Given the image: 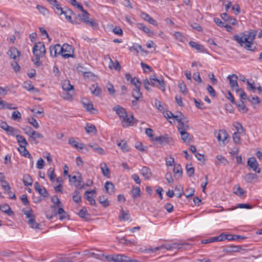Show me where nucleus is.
Returning <instances> with one entry per match:
<instances>
[{
	"instance_id": "nucleus-1",
	"label": "nucleus",
	"mask_w": 262,
	"mask_h": 262,
	"mask_svg": "<svg viewBox=\"0 0 262 262\" xmlns=\"http://www.w3.org/2000/svg\"><path fill=\"white\" fill-rule=\"evenodd\" d=\"M257 31L250 30L247 34L244 32L241 33L239 35L235 34L233 36V39L236 41L241 46L244 47L249 51H253L254 49H252V45L257 34Z\"/></svg>"
},
{
	"instance_id": "nucleus-2",
	"label": "nucleus",
	"mask_w": 262,
	"mask_h": 262,
	"mask_svg": "<svg viewBox=\"0 0 262 262\" xmlns=\"http://www.w3.org/2000/svg\"><path fill=\"white\" fill-rule=\"evenodd\" d=\"M62 88L64 92L62 93L64 99H71L74 94V87L70 84L69 80H64L62 83Z\"/></svg>"
},
{
	"instance_id": "nucleus-3",
	"label": "nucleus",
	"mask_w": 262,
	"mask_h": 262,
	"mask_svg": "<svg viewBox=\"0 0 262 262\" xmlns=\"http://www.w3.org/2000/svg\"><path fill=\"white\" fill-rule=\"evenodd\" d=\"M33 53L36 59H39L46 53V49L42 42H38L35 44L33 48Z\"/></svg>"
},
{
	"instance_id": "nucleus-4",
	"label": "nucleus",
	"mask_w": 262,
	"mask_h": 262,
	"mask_svg": "<svg viewBox=\"0 0 262 262\" xmlns=\"http://www.w3.org/2000/svg\"><path fill=\"white\" fill-rule=\"evenodd\" d=\"M61 55L64 58L72 57L74 55V48L71 45L64 44L61 47Z\"/></svg>"
},
{
	"instance_id": "nucleus-5",
	"label": "nucleus",
	"mask_w": 262,
	"mask_h": 262,
	"mask_svg": "<svg viewBox=\"0 0 262 262\" xmlns=\"http://www.w3.org/2000/svg\"><path fill=\"white\" fill-rule=\"evenodd\" d=\"M82 14L78 15L81 18L82 21L93 28H97L98 26V24L89 18V13L86 11H85Z\"/></svg>"
},
{
	"instance_id": "nucleus-6",
	"label": "nucleus",
	"mask_w": 262,
	"mask_h": 262,
	"mask_svg": "<svg viewBox=\"0 0 262 262\" xmlns=\"http://www.w3.org/2000/svg\"><path fill=\"white\" fill-rule=\"evenodd\" d=\"M150 85L154 86L159 87L160 90L164 92L165 84L163 80H159L156 77L155 75L149 77Z\"/></svg>"
},
{
	"instance_id": "nucleus-7",
	"label": "nucleus",
	"mask_w": 262,
	"mask_h": 262,
	"mask_svg": "<svg viewBox=\"0 0 262 262\" xmlns=\"http://www.w3.org/2000/svg\"><path fill=\"white\" fill-rule=\"evenodd\" d=\"M164 247L163 248H165L167 250H170L173 249H186L187 247L189 245L185 243V242H181V243H173L170 245H163Z\"/></svg>"
},
{
	"instance_id": "nucleus-8",
	"label": "nucleus",
	"mask_w": 262,
	"mask_h": 262,
	"mask_svg": "<svg viewBox=\"0 0 262 262\" xmlns=\"http://www.w3.org/2000/svg\"><path fill=\"white\" fill-rule=\"evenodd\" d=\"M248 165L255 172L259 173L260 168L258 167L259 164L254 157L249 158L247 161Z\"/></svg>"
},
{
	"instance_id": "nucleus-9",
	"label": "nucleus",
	"mask_w": 262,
	"mask_h": 262,
	"mask_svg": "<svg viewBox=\"0 0 262 262\" xmlns=\"http://www.w3.org/2000/svg\"><path fill=\"white\" fill-rule=\"evenodd\" d=\"M227 79L229 81L230 85L232 90L236 91L239 89L237 81L238 77L236 75L232 74L231 75H229L227 77Z\"/></svg>"
},
{
	"instance_id": "nucleus-10",
	"label": "nucleus",
	"mask_w": 262,
	"mask_h": 262,
	"mask_svg": "<svg viewBox=\"0 0 262 262\" xmlns=\"http://www.w3.org/2000/svg\"><path fill=\"white\" fill-rule=\"evenodd\" d=\"M121 124L123 127H126L134 125L133 120L134 119L133 115L128 116L127 114L125 117H122L121 119Z\"/></svg>"
},
{
	"instance_id": "nucleus-11",
	"label": "nucleus",
	"mask_w": 262,
	"mask_h": 262,
	"mask_svg": "<svg viewBox=\"0 0 262 262\" xmlns=\"http://www.w3.org/2000/svg\"><path fill=\"white\" fill-rule=\"evenodd\" d=\"M34 189L43 197H48L49 195L46 189L44 187L40 186L37 182L34 184Z\"/></svg>"
},
{
	"instance_id": "nucleus-12",
	"label": "nucleus",
	"mask_w": 262,
	"mask_h": 262,
	"mask_svg": "<svg viewBox=\"0 0 262 262\" xmlns=\"http://www.w3.org/2000/svg\"><path fill=\"white\" fill-rule=\"evenodd\" d=\"M61 51H62L61 46L59 44L51 46L50 48V55L53 57H55L58 54H61Z\"/></svg>"
},
{
	"instance_id": "nucleus-13",
	"label": "nucleus",
	"mask_w": 262,
	"mask_h": 262,
	"mask_svg": "<svg viewBox=\"0 0 262 262\" xmlns=\"http://www.w3.org/2000/svg\"><path fill=\"white\" fill-rule=\"evenodd\" d=\"M82 104L83 106L86 110V111L90 112L92 114H97L98 111L94 107L93 104L91 101H82Z\"/></svg>"
},
{
	"instance_id": "nucleus-14",
	"label": "nucleus",
	"mask_w": 262,
	"mask_h": 262,
	"mask_svg": "<svg viewBox=\"0 0 262 262\" xmlns=\"http://www.w3.org/2000/svg\"><path fill=\"white\" fill-rule=\"evenodd\" d=\"M221 16L224 21L230 25L235 26L237 24V21L234 17L229 16L226 13L221 14Z\"/></svg>"
},
{
	"instance_id": "nucleus-15",
	"label": "nucleus",
	"mask_w": 262,
	"mask_h": 262,
	"mask_svg": "<svg viewBox=\"0 0 262 262\" xmlns=\"http://www.w3.org/2000/svg\"><path fill=\"white\" fill-rule=\"evenodd\" d=\"M113 110L115 111L116 114L118 115L120 119H121L122 117H125L127 113L125 110L120 105L115 106Z\"/></svg>"
},
{
	"instance_id": "nucleus-16",
	"label": "nucleus",
	"mask_w": 262,
	"mask_h": 262,
	"mask_svg": "<svg viewBox=\"0 0 262 262\" xmlns=\"http://www.w3.org/2000/svg\"><path fill=\"white\" fill-rule=\"evenodd\" d=\"M154 140L158 142L159 143L162 144L163 143H169L171 141H172V138L169 137L167 135H165L164 136H161L159 137H156Z\"/></svg>"
},
{
	"instance_id": "nucleus-17",
	"label": "nucleus",
	"mask_w": 262,
	"mask_h": 262,
	"mask_svg": "<svg viewBox=\"0 0 262 262\" xmlns=\"http://www.w3.org/2000/svg\"><path fill=\"white\" fill-rule=\"evenodd\" d=\"M228 137V135L225 130H220L217 136L218 141H222L223 144H225V141Z\"/></svg>"
},
{
	"instance_id": "nucleus-18",
	"label": "nucleus",
	"mask_w": 262,
	"mask_h": 262,
	"mask_svg": "<svg viewBox=\"0 0 262 262\" xmlns=\"http://www.w3.org/2000/svg\"><path fill=\"white\" fill-rule=\"evenodd\" d=\"M189 45L191 47H192V48H194L198 52L205 53L206 51L203 45L199 44L196 42L190 41L189 42Z\"/></svg>"
},
{
	"instance_id": "nucleus-19",
	"label": "nucleus",
	"mask_w": 262,
	"mask_h": 262,
	"mask_svg": "<svg viewBox=\"0 0 262 262\" xmlns=\"http://www.w3.org/2000/svg\"><path fill=\"white\" fill-rule=\"evenodd\" d=\"M68 143L77 149H82L84 147L83 144L76 141L73 137H71L69 139Z\"/></svg>"
},
{
	"instance_id": "nucleus-20",
	"label": "nucleus",
	"mask_w": 262,
	"mask_h": 262,
	"mask_svg": "<svg viewBox=\"0 0 262 262\" xmlns=\"http://www.w3.org/2000/svg\"><path fill=\"white\" fill-rule=\"evenodd\" d=\"M141 17L144 19L145 20L148 21L150 24L157 26L158 23L152 17H151L148 14L146 13L143 12L141 14Z\"/></svg>"
},
{
	"instance_id": "nucleus-21",
	"label": "nucleus",
	"mask_w": 262,
	"mask_h": 262,
	"mask_svg": "<svg viewBox=\"0 0 262 262\" xmlns=\"http://www.w3.org/2000/svg\"><path fill=\"white\" fill-rule=\"evenodd\" d=\"M0 210L9 216H12L14 214L13 211L8 204H5L0 205Z\"/></svg>"
},
{
	"instance_id": "nucleus-22",
	"label": "nucleus",
	"mask_w": 262,
	"mask_h": 262,
	"mask_svg": "<svg viewBox=\"0 0 262 262\" xmlns=\"http://www.w3.org/2000/svg\"><path fill=\"white\" fill-rule=\"evenodd\" d=\"M132 197L135 200L141 196L140 189L138 186H133L130 190Z\"/></svg>"
},
{
	"instance_id": "nucleus-23",
	"label": "nucleus",
	"mask_w": 262,
	"mask_h": 262,
	"mask_svg": "<svg viewBox=\"0 0 262 262\" xmlns=\"http://www.w3.org/2000/svg\"><path fill=\"white\" fill-rule=\"evenodd\" d=\"M137 26L139 29L142 30L149 36H152L154 35V32L144 24L139 23L138 24Z\"/></svg>"
},
{
	"instance_id": "nucleus-24",
	"label": "nucleus",
	"mask_w": 262,
	"mask_h": 262,
	"mask_svg": "<svg viewBox=\"0 0 262 262\" xmlns=\"http://www.w3.org/2000/svg\"><path fill=\"white\" fill-rule=\"evenodd\" d=\"M8 54L12 59H15L17 56H19L20 53L15 47H11L8 52Z\"/></svg>"
},
{
	"instance_id": "nucleus-25",
	"label": "nucleus",
	"mask_w": 262,
	"mask_h": 262,
	"mask_svg": "<svg viewBox=\"0 0 262 262\" xmlns=\"http://www.w3.org/2000/svg\"><path fill=\"white\" fill-rule=\"evenodd\" d=\"M173 171L176 177L178 178H181L182 177L183 173L182 168L180 164L174 165Z\"/></svg>"
},
{
	"instance_id": "nucleus-26",
	"label": "nucleus",
	"mask_w": 262,
	"mask_h": 262,
	"mask_svg": "<svg viewBox=\"0 0 262 262\" xmlns=\"http://www.w3.org/2000/svg\"><path fill=\"white\" fill-rule=\"evenodd\" d=\"M179 133L181 135V139L184 142L189 143L191 142V137L187 131H181L179 132Z\"/></svg>"
},
{
	"instance_id": "nucleus-27",
	"label": "nucleus",
	"mask_w": 262,
	"mask_h": 262,
	"mask_svg": "<svg viewBox=\"0 0 262 262\" xmlns=\"http://www.w3.org/2000/svg\"><path fill=\"white\" fill-rule=\"evenodd\" d=\"M141 174L147 180L150 179L151 176V172L150 169L146 166L142 167L141 169Z\"/></svg>"
},
{
	"instance_id": "nucleus-28",
	"label": "nucleus",
	"mask_w": 262,
	"mask_h": 262,
	"mask_svg": "<svg viewBox=\"0 0 262 262\" xmlns=\"http://www.w3.org/2000/svg\"><path fill=\"white\" fill-rule=\"evenodd\" d=\"M121 215L119 216L120 221H128L130 219V215L128 211H125L123 208L120 211Z\"/></svg>"
},
{
	"instance_id": "nucleus-29",
	"label": "nucleus",
	"mask_w": 262,
	"mask_h": 262,
	"mask_svg": "<svg viewBox=\"0 0 262 262\" xmlns=\"http://www.w3.org/2000/svg\"><path fill=\"white\" fill-rule=\"evenodd\" d=\"M142 93L140 92V86L135 88L132 92V96L135 98L136 100H139L142 97Z\"/></svg>"
},
{
	"instance_id": "nucleus-30",
	"label": "nucleus",
	"mask_w": 262,
	"mask_h": 262,
	"mask_svg": "<svg viewBox=\"0 0 262 262\" xmlns=\"http://www.w3.org/2000/svg\"><path fill=\"white\" fill-rule=\"evenodd\" d=\"M28 223L30 225V227L35 229H40V225L37 223L35 220V217L32 219H30L28 221Z\"/></svg>"
},
{
	"instance_id": "nucleus-31",
	"label": "nucleus",
	"mask_w": 262,
	"mask_h": 262,
	"mask_svg": "<svg viewBox=\"0 0 262 262\" xmlns=\"http://www.w3.org/2000/svg\"><path fill=\"white\" fill-rule=\"evenodd\" d=\"M26 146H21V147H19V148H18L19 151L20 153L24 156L25 157H28V158L32 159V157L31 155V154L29 153V152L27 150L26 148Z\"/></svg>"
},
{
	"instance_id": "nucleus-32",
	"label": "nucleus",
	"mask_w": 262,
	"mask_h": 262,
	"mask_svg": "<svg viewBox=\"0 0 262 262\" xmlns=\"http://www.w3.org/2000/svg\"><path fill=\"white\" fill-rule=\"evenodd\" d=\"M72 199L74 202L78 203L81 201V196L80 192L78 190H75L72 193Z\"/></svg>"
},
{
	"instance_id": "nucleus-33",
	"label": "nucleus",
	"mask_w": 262,
	"mask_h": 262,
	"mask_svg": "<svg viewBox=\"0 0 262 262\" xmlns=\"http://www.w3.org/2000/svg\"><path fill=\"white\" fill-rule=\"evenodd\" d=\"M104 187L107 193L112 194L114 192V185L113 183L107 181L105 183Z\"/></svg>"
},
{
	"instance_id": "nucleus-34",
	"label": "nucleus",
	"mask_w": 262,
	"mask_h": 262,
	"mask_svg": "<svg viewBox=\"0 0 262 262\" xmlns=\"http://www.w3.org/2000/svg\"><path fill=\"white\" fill-rule=\"evenodd\" d=\"M257 176L253 173H248L245 176L244 179L247 183H251L253 180L257 179Z\"/></svg>"
},
{
	"instance_id": "nucleus-35",
	"label": "nucleus",
	"mask_w": 262,
	"mask_h": 262,
	"mask_svg": "<svg viewBox=\"0 0 262 262\" xmlns=\"http://www.w3.org/2000/svg\"><path fill=\"white\" fill-rule=\"evenodd\" d=\"M101 169L103 175L107 178H110V169H108V167L107 166L105 163L101 164Z\"/></svg>"
},
{
	"instance_id": "nucleus-36",
	"label": "nucleus",
	"mask_w": 262,
	"mask_h": 262,
	"mask_svg": "<svg viewBox=\"0 0 262 262\" xmlns=\"http://www.w3.org/2000/svg\"><path fill=\"white\" fill-rule=\"evenodd\" d=\"M25 186H31L33 183V180L29 174H25L23 180Z\"/></svg>"
},
{
	"instance_id": "nucleus-37",
	"label": "nucleus",
	"mask_w": 262,
	"mask_h": 262,
	"mask_svg": "<svg viewBox=\"0 0 262 262\" xmlns=\"http://www.w3.org/2000/svg\"><path fill=\"white\" fill-rule=\"evenodd\" d=\"M189 128V126L187 123H184L182 121L178 123V129L179 132L181 131H187Z\"/></svg>"
},
{
	"instance_id": "nucleus-38",
	"label": "nucleus",
	"mask_w": 262,
	"mask_h": 262,
	"mask_svg": "<svg viewBox=\"0 0 262 262\" xmlns=\"http://www.w3.org/2000/svg\"><path fill=\"white\" fill-rule=\"evenodd\" d=\"M16 138L17 142L19 144V147H21V146H27L28 145V143L24 136L17 135Z\"/></svg>"
},
{
	"instance_id": "nucleus-39",
	"label": "nucleus",
	"mask_w": 262,
	"mask_h": 262,
	"mask_svg": "<svg viewBox=\"0 0 262 262\" xmlns=\"http://www.w3.org/2000/svg\"><path fill=\"white\" fill-rule=\"evenodd\" d=\"M127 256L123 254L115 255L114 262H127Z\"/></svg>"
},
{
	"instance_id": "nucleus-40",
	"label": "nucleus",
	"mask_w": 262,
	"mask_h": 262,
	"mask_svg": "<svg viewBox=\"0 0 262 262\" xmlns=\"http://www.w3.org/2000/svg\"><path fill=\"white\" fill-rule=\"evenodd\" d=\"M110 62L109 63L108 67L110 69H115L116 70H120L121 69V66L119 62L116 60L115 62L112 61L111 58L109 57Z\"/></svg>"
},
{
	"instance_id": "nucleus-41",
	"label": "nucleus",
	"mask_w": 262,
	"mask_h": 262,
	"mask_svg": "<svg viewBox=\"0 0 262 262\" xmlns=\"http://www.w3.org/2000/svg\"><path fill=\"white\" fill-rule=\"evenodd\" d=\"M85 129L88 134L93 133L95 134L97 133L96 127L93 124L89 125L88 124L85 127Z\"/></svg>"
},
{
	"instance_id": "nucleus-42",
	"label": "nucleus",
	"mask_w": 262,
	"mask_h": 262,
	"mask_svg": "<svg viewBox=\"0 0 262 262\" xmlns=\"http://www.w3.org/2000/svg\"><path fill=\"white\" fill-rule=\"evenodd\" d=\"M98 200L99 203L102 204L103 207H105L109 205V201L107 198L104 195L100 196Z\"/></svg>"
},
{
	"instance_id": "nucleus-43",
	"label": "nucleus",
	"mask_w": 262,
	"mask_h": 262,
	"mask_svg": "<svg viewBox=\"0 0 262 262\" xmlns=\"http://www.w3.org/2000/svg\"><path fill=\"white\" fill-rule=\"evenodd\" d=\"M91 90L93 94L97 96L100 95L101 92V89L97 85H95L94 84L91 86Z\"/></svg>"
},
{
	"instance_id": "nucleus-44",
	"label": "nucleus",
	"mask_w": 262,
	"mask_h": 262,
	"mask_svg": "<svg viewBox=\"0 0 262 262\" xmlns=\"http://www.w3.org/2000/svg\"><path fill=\"white\" fill-rule=\"evenodd\" d=\"M117 145L120 147L123 152L128 151L129 150V147L126 142L124 140H122L120 142H119Z\"/></svg>"
},
{
	"instance_id": "nucleus-45",
	"label": "nucleus",
	"mask_w": 262,
	"mask_h": 262,
	"mask_svg": "<svg viewBox=\"0 0 262 262\" xmlns=\"http://www.w3.org/2000/svg\"><path fill=\"white\" fill-rule=\"evenodd\" d=\"M5 131L8 134L11 136H14L18 132V130L17 129L9 125L7 127V129H6Z\"/></svg>"
},
{
	"instance_id": "nucleus-46",
	"label": "nucleus",
	"mask_w": 262,
	"mask_h": 262,
	"mask_svg": "<svg viewBox=\"0 0 262 262\" xmlns=\"http://www.w3.org/2000/svg\"><path fill=\"white\" fill-rule=\"evenodd\" d=\"M186 170L187 174L189 177H191L193 176L194 173V169L193 167L191 166V164H187L186 165Z\"/></svg>"
},
{
	"instance_id": "nucleus-47",
	"label": "nucleus",
	"mask_w": 262,
	"mask_h": 262,
	"mask_svg": "<svg viewBox=\"0 0 262 262\" xmlns=\"http://www.w3.org/2000/svg\"><path fill=\"white\" fill-rule=\"evenodd\" d=\"M89 193V192L88 191L85 192L84 195L85 199L89 202L91 205H95L96 204L95 200L93 198L92 195H90Z\"/></svg>"
},
{
	"instance_id": "nucleus-48",
	"label": "nucleus",
	"mask_w": 262,
	"mask_h": 262,
	"mask_svg": "<svg viewBox=\"0 0 262 262\" xmlns=\"http://www.w3.org/2000/svg\"><path fill=\"white\" fill-rule=\"evenodd\" d=\"M77 182L76 184H75V186L77 188H78L79 189H84L85 188V185L84 184H81L82 182V178L81 175L80 174L76 179Z\"/></svg>"
},
{
	"instance_id": "nucleus-49",
	"label": "nucleus",
	"mask_w": 262,
	"mask_h": 262,
	"mask_svg": "<svg viewBox=\"0 0 262 262\" xmlns=\"http://www.w3.org/2000/svg\"><path fill=\"white\" fill-rule=\"evenodd\" d=\"M194 189L193 188H188L185 189L183 194L187 198H189L194 195Z\"/></svg>"
},
{
	"instance_id": "nucleus-50",
	"label": "nucleus",
	"mask_w": 262,
	"mask_h": 262,
	"mask_svg": "<svg viewBox=\"0 0 262 262\" xmlns=\"http://www.w3.org/2000/svg\"><path fill=\"white\" fill-rule=\"evenodd\" d=\"M238 107L239 111L243 113H246L248 110V108L246 106L244 101L242 100H241L239 102Z\"/></svg>"
},
{
	"instance_id": "nucleus-51",
	"label": "nucleus",
	"mask_w": 262,
	"mask_h": 262,
	"mask_svg": "<svg viewBox=\"0 0 262 262\" xmlns=\"http://www.w3.org/2000/svg\"><path fill=\"white\" fill-rule=\"evenodd\" d=\"M248 101H250L252 105H255L260 103V100L258 96H250L248 98Z\"/></svg>"
},
{
	"instance_id": "nucleus-52",
	"label": "nucleus",
	"mask_w": 262,
	"mask_h": 262,
	"mask_svg": "<svg viewBox=\"0 0 262 262\" xmlns=\"http://www.w3.org/2000/svg\"><path fill=\"white\" fill-rule=\"evenodd\" d=\"M43 136L40 133L36 132L35 130H33L32 132L31 136L30 137V140H35L36 138H42Z\"/></svg>"
},
{
	"instance_id": "nucleus-53",
	"label": "nucleus",
	"mask_w": 262,
	"mask_h": 262,
	"mask_svg": "<svg viewBox=\"0 0 262 262\" xmlns=\"http://www.w3.org/2000/svg\"><path fill=\"white\" fill-rule=\"evenodd\" d=\"M237 208L251 209L252 208V206L248 204H237L236 207H235L234 208L228 209V210H232Z\"/></svg>"
},
{
	"instance_id": "nucleus-54",
	"label": "nucleus",
	"mask_w": 262,
	"mask_h": 262,
	"mask_svg": "<svg viewBox=\"0 0 262 262\" xmlns=\"http://www.w3.org/2000/svg\"><path fill=\"white\" fill-rule=\"evenodd\" d=\"M78 214L80 217L83 219H88L89 216V214L88 213L85 208H83L82 209H81L79 211Z\"/></svg>"
},
{
	"instance_id": "nucleus-55",
	"label": "nucleus",
	"mask_w": 262,
	"mask_h": 262,
	"mask_svg": "<svg viewBox=\"0 0 262 262\" xmlns=\"http://www.w3.org/2000/svg\"><path fill=\"white\" fill-rule=\"evenodd\" d=\"M244 190L239 186H237L234 187V193L241 196L244 193Z\"/></svg>"
},
{
	"instance_id": "nucleus-56",
	"label": "nucleus",
	"mask_w": 262,
	"mask_h": 262,
	"mask_svg": "<svg viewBox=\"0 0 262 262\" xmlns=\"http://www.w3.org/2000/svg\"><path fill=\"white\" fill-rule=\"evenodd\" d=\"M54 7H55L56 10H57L56 13L58 14V15H60L61 14H66V11H64L63 9H62L61 7L60 6V5L58 4V2L53 5Z\"/></svg>"
},
{
	"instance_id": "nucleus-57",
	"label": "nucleus",
	"mask_w": 262,
	"mask_h": 262,
	"mask_svg": "<svg viewBox=\"0 0 262 262\" xmlns=\"http://www.w3.org/2000/svg\"><path fill=\"white\" fill-rule=\"evenodd\" d=\"M23 212L25 215H26V218L28 219V220L35 217L32 209H29L28 210H25V209H23Z\"/></svg>"
},
{
	"instance_id": "nucleus-58",
	"label": "nucleus",
	"mask_w": 262,
	"mask_h": 262,
	"mask_svg": "<svg viewBox=\"0 0 262 262\" xmlns=\"http://www.w3.org/2000/svg\"><path fill=\"white\" fill-rule=\"evenodd\" d=\"M193 100L195 102L196 107L198 108L204 110L206 108V107L205 106L204 104L201 101V100H198L195 98H193Z\"/></svg>"
},
{
	"instance_id": "nucleus-59",
	"label": "nucleus",
	"mask_w": 262,
	"mask_h": 262,
	"mask_svg": "<svg viewBox=\"0 0 262 262\" xmlns=\"http://www.w3.org/2000/svg\"><path fill=\"white\" fill-rule=\"evenodd\" d=\"M236 129L237 130V132L234 133L233 135V140L235 143L238 144L240 142L241 138L238 135L239 130L237 126L236 127Z\"/></svg>"
},
{
	"instance_id": "nucleus-60",
	"label": "nucleus",
	"mask_w": 262,
	"mask_h": 262,
	"mask_svg": "<svg viewBox=\"0 0 262 262\" xmlns=\"http://www.w3.org/2000/svg\"><path fill=\"white\" fill-rule=\"evenodd\" d=\"M179 88L180 90V91L182 93L185 94L187 92V89L186 88V85L183 81H182L179 83Z\"/></svg>"
},
{
	"instance_id": "nucleus-61",
	"label": "nucleus",
	"mask_w": 262,
	"mask_h": 262,
	"mask_svg": "<svg viewBox=\"0 0 262 262\" xmlns=\"http://www.w3.org/2000/svg\"><path fill=\"white\" fill-rule=\"evenodd\" d=\"M241 249V248L239 246H232L229 247L227 250V252H238L239 251V250Z\"/></svg>"
},
{
	"instance_id": "nucleus-62",
	"label": "nucleus",
	"mask_w": 262,
	"mask_h": 262,
	"mask_svg": "<svg viewBox=\"0 0 262 262\" xmlns=\"http://www.w3.org/2000/svg\"><path fill=\"white\" fill-rule=\"evenodd\" d=\"M29 122L36 129L39 127V124L37 120L34 118L31 117L29 119Z\"/></svg>"
},
{
	"instance_id": "nucleus-63",
	"label": "nucleus",
	"mask_w": 262,
	"mask_h": 262,
	"mask_svg": "<svg viewBox=\"0 0 262 262\" xmlns=\"http://www.w3.org/2000/svg\"><path fill=\"white\" fill-rule=\"evenodd\" d=\"M106 87L111 95H113L115 93V90L111 83L108 82L106 85Z\"/></svg>"
},
{
	"instance_id": "nucleus-64",
	"label": "nucleus",
	"mask_w": 262,
	"mask_h": 262,
	"mask_svg": "<svg viewBox=\"0 0 262 262\" xmlns=\"http://www.w3.org/2000/svg\"><path fill=\"white\" fill-rule=\"evenodd\" d=\"M21 117V114L18 111H14L12 114V119L14 120H19Z\"/></svg>"
}]
</instances>
